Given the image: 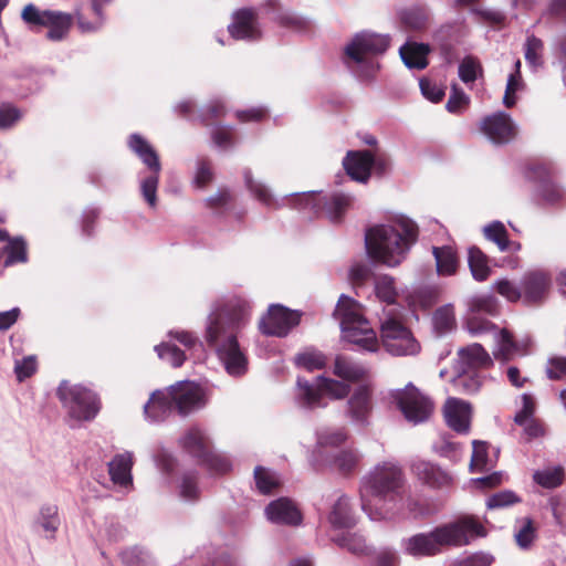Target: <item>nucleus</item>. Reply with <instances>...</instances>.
<instances>
[{"label": "nucleus", "instance_id": "1", "mask_svg": "<svg viewBox=\"0 0 566 566\" xmlns=\"http://www.w3.org/2000/svg\"><path fill=\"white\" fill-rule=\"evenodd\" d=\"M250 311L248 300L232 297L213 306L206 319L205 340L233 377H240L248 370V358L239 344V337L249 323Z\"/></svg>", "mask_w": 566, "mask_h": 566}, {"label": "nucleus", "instance_id": "2", "mask_svg": "<svg viewBox=\"0 0 566 566\" xmlns=\"http://www.w3.org/2000/svg\"><path fill=\"white\" fill-rule=\"evenodd\" d=\"M484 536L486 531L481 522L472 515H463L428 533H419L403 539L402 547L407 554L415 557L434 556L446 546H465Z\"/></svg>", "mask_w": 566, "mask_h": 566}, {"label": "nucleus", "instance_id": "3", "mask_svg": "<svg viewBox=\"0 0 566 566\" xmlns=\"http://www.w3.org/2000/svg\"><path fill=\"white\" fill-rule=\"evenodd\" d=\"M417 238V224L411 219L400 216L387 224L375 226L366 232V251L375 262L395 268L406 259Z\"/></svg>", "mask_w": 566, "mask_h": 566}, {"label": "nucleus", "instance_id": "4", "mask_svg": "<svg viewBox=\"0 0 566 566\" xmlns=\"http://www.w3.org/2000/svg\"><path fill=\"white\" fill-rule=\"evenodd\" d=\"M390 45L388 34L371 31L356 33L344 48V62L347 67L361 78H369L379 69L378 56Z\"/></svg>", "mask_w": 566, "mask_h": 566}, {"label": "nucleus", "instance_id": "5", "mask_svg": "<svg viewBox=\"0 0 566 566\" xmlns=\"http://www.w3.org/2000/svg\"><path fill=\"white\" fill-rule=\"evenodd\" d=\"M334 315L339 321L344 339L365 352L375 353L379 349L376 333L363 316L360 305L355 300L340 295Z\"/></svg>", "mask_w": 566, "mask_h": 566}, {"label": "nucleus", "instance_id": "6", "mask_svg": "<svg viewBox=\"0 0 566 566\" xmlns=\"http://www.w3.org/2000/svg\"><path fill=\"white\" fill-rule=\"evenodd\" d=\"M408 491L403 469L394 461L377 463L360 481V492L370 495H402Z\"/></svg>", "mask_w": 566, "mask_h": 566}, {"label": "nucleus", "instance_id": "7", "mask_svg": "<svg viewBox=\"0 0 566 566\" xmlns=\"http://www.w3.org/2000/svg\"><path fill=\"white\" fill-rule=\"evenodd\" d=\"M56 396L69 418L76 422L92 421L101 409L97 395L82 385L64 380L57 387Z\"/></svg>", "mask_w": 566, "mask_h": 566}, {"label": "nucleus", "instance_id": "8", "mask_svg": "<svg viewBox=\"0 0 566 566\" xmlns=\"http://www.w3.org/2000/svg\"><path fill=\"white\" fill-rule=\"evenodd\" d=\"M350 387L339 380L316 377L314 382L298 377L296 380L295 402L300 408L313 410L326 406L324 395L334 399H342L349 394Z\"/></svg>", "mask_w": 566, "mask_h": 566}, {"label": "nucleus", "instance_id": "9", "mask_svg": "<svg viewBox=\"0 0 566 566\" xmlns=\"http://www.w3.org/2000/svg\"><path fill=\"white\" fill-rule=\"evenodd\" d=\"M380 322L381 344L392 356H413L420 352V344L401 321L384 310Z\"/></svg>", "mask_w": 566, "mask_h": 566}, {"label": "nucleus", "instance_id": "10", "mask_svg": "<svg viewBox=\"0 0 566 566\" xmlns=\"http://www.w3.org/2000/svg\"><path fill=\"white\" fill-rule=\"evenodd\" d=\"M128 146L149 169L147 176L140 177L139 188L147 205L150 208H156L159 174L161 170L159 157L151 145L139 134H132L129 136Z\"/></svg>", "mask_w": 566, "mask_h": 566}, {"label": "nucleus", "instance_id": "11", "mask_svg": "<svg viewBox=\"0 0 566 566\" xmlns=\"http://www.w3.org/2000/svg\"><path fill=\"white\" fill-rule=\"evenodd\" d=\"M391 398L405 419L413 424L426 422L434 409L432 400L412 382L407 384L402 389L392 390Z\"/></svg>", "mask_w": 566, "mask_h": 566}, {"label": "nucleus", "instance_id": "12", "mask_svg": "<svg viewBox=\"0 0 566 566\" xmlns=\"http://www.w3.org/2000/svg\"><path fill=\"white\" fill-rule=\"evenodd\" d=\"M293 205L311 207L316 211H324L329 221H340L345 211L352 205V197L344 193H333L329 197H321L315 191L291 193Z\"/></svg>", "mask_w": 566, "mask_h": 566}, {"label": "nucleus", "instance_id": "13", "mask_svg": "<svg viewBox=\"0 0 566 566\" xmlns=\"http://www.w3.org/2000/svg\"><path fill=\"white\" fill-rule=\"evenodd\" d=\"M168 390L176 411L184 417L202 409L208 402L205 389L193 381H177Z\"/></svg>", "mask_w": 566, "mask_h": 566}, {"label": "nucleus", "instance_id": "14", "mask_svg": "<svg viewBox=\"0 0 566 566\" xmlns=\"http://www.w3.org/2000/svg\"><path fill=\"white\" fill-rule=\"evenodd\" d=\"M300 323V314L282 305L274 304L269 307L260 323V331L269 336L283 337Z\"/></svg>", "mask_w": 566, "mask_h": 566}, {"label": "nucleus", "instance_id": "15", "mask_svg": "<svg viewBox=\"0 0 566 566\" xmlns=\"http://www.w3.org/2000/svg\"><path fill=\"white\" fill-rule=\"evenodd\" d=\"M481 133L493 144L504 145L517 135V126L505 112H496L485 116L480 123Z\"/></svg>", "mask_w": 566, "mask_h": 566}, {"label": "nucleus", "instance_id": "16", "mask_svg": "<svg viewBox=\"0 0 566 566\" xmlns=\"http://www.w3.org/2000/svg\"><path fill=\"white\" fill-rule=\"evenodd\" d=\"M228 31L234 40L248 42L259 41L262 38V29L258 12L251 8H243L232 14V22Z\"/></svg>", "mask_w": 566, "mask_h": 566}, {"label": "nucleus", "instance_id": "17", "mask_svg": "<svg viewBox=\"0 0 566 566\" xmlns=\"http://www.w3.org/2000/svg\"><path fill=\"white\" fill-rule=\"evenodd\" d=\"M552 284L551 275L543 270H531L521 279L522 297L525 304L542 303Z\"/></svg>", "mask_w": 566, "mask_h": 566}, {"label": "nucleus", "instance_id": "18", "mask_svg": "<svg viewBox=\"0 0 566 566\" xmlns=\"http://www.w3.org/2000/svg\"><path fill=\"white\" fill-rule=\"evenodd\" d=\"M399 518H426L437 514L443 507L439 497H398Z\"/></svg>", "mask_w": 566, "mask_h": 566}, {"label": "nucleus", "instance_id": "19", "mask_svg": "<svg viewBox=\"0 0 566 566\" xmlns=\"http://www.w3.org/2000/svg\"><path fill=\"white\" fill-rule=\"evenodd\" d=\"M266 518L277 525L298 526L303 516L297 505L290 497H276L264 510Z\"/></svg>", "mask_w": 566, "mask_h": 566}, {"label": "nucleus", "instance_id": "20", "mask_svg": "<svg viewBox=\"0 0 566 566\" xmlns=\"http://www.w3.org/2000/svg\"><path fill=\"white\" fill-rule=\"evenodd\" d=\"M373 411L371 391L366 386L357 387L347 400L346 416L353 424L367 427Z\"/></svg>", "mask_w": 566, "mask_h": 566}, {"label": "nucleus", "instance_id": "21", "mask_svg": "<svg viewBox=\"0 0 566 566\" xmlns=\"http://www.w3.org/2000/svg\"><path fill=\"white\" fill-rule=\"evenodd\" d=\"M133 465L134 453L132 451H124L115 454L107 464L111 481L120 491H133Z\"/></svg>", "mask_w": 566, "mask_h": 566}, {"label": "nucleus", "instance_id": "22", "mask_svg": "<svg viewBox=\"0 0 566 566\" xmlns=\"http://www.w3.org/2000/svg\"><path fill=\"white\" fill-rule=\"evenodd\" d=\"M356 505L373 521L399 518L398 497H355Z\"/></svg>", "mask_w": 566, "mask_h": 566}, {"label": "nucleus", "instance_id": "23", "mask_svg": "<svg viewBox=\"0 0 566 566\" xmlns=\"http://www.w3.org/2000/svg\"><path fill=\"white\" fill-rule=\"evenodd\" d=\"M374 156L370 151H354L347 153L343 159V166L346 174L355 181L367 182L370 177L373 168Z\"/></svg>", "mask_w": 566, "mask_h": 566}, {"label": "nucleus", "instance_id": "24", "mask_svg": "<svg viewBox=\"0 0 566 566\" xmlns=\"http://www.w3.org/2000/svg\"><path fill=\"white\" fill-rule=\"evenodd\" d=\"M176 410L168 388L156 390L144 406V415L149 422H161Z\"/></svg>", "mask_w": 566, "mask_h": 566}, {"label": "nucleus", "instance_id": "25", "mask_svg": "<svg viewBox=\"0 0 566 566\" xmlns=\"http://www.w3.org/2000/svg\"><path fill=\"white\" fill-rule=\"evenodd\" d=\"M457 370L475 371L478 368H486L493 364L489 353L478 343L462 347L458 352Z\"/></svg>", "mask_w": 566, "mask_h": 566}, {"label": "nucleus", "instance_id": "26", "mask_svg": "<svg viewBox=\"0 0 566 566\" xmlns=\"http://www.w3.org/2000/svg\"><path fill=\"white\" fill-rule=\"evenodd\" d=\"M443 413L448 426L457 432H468L470 427L471 406L458 398L446 401Z\"/></svg>", "mask_w": 566, "mask_h": 566}, {"label": "nucleus", "instance_id": "27", "mask_svg": "<svg viewBox=\"0 0 566 566\" xmlns=\"http://www.w3.org/2000/svg\"><path fill=\"white\" fill-rule=\"evenodd\" d=\"M410 469L420 481L433 489H441L452 482L449 473L423 460H413Z\"/></svg>", "mask_w": 566, "mask_h": 566}, {"label": "nucleus", "instance_id": "28", "mask_svg": "<svg viewBox=\"0 0 566 566\" xmlns=\"http://www.w3.org/2000/svg\"><path fill=\"white\" fill-rule=\"evenodd\" d=\"M179 446L191 457L202 461L210 451L207 434L198 427L189 428L179 439Z\"/></svg>", "mask_w": 566, "mask_h": 566}, {"label": "nucleus", "instance_id": "29", "mask_svg": "<svg viewBox=\"0 0 566 566\" xmlns=\"http://www.w3.org/2000/svg\"><path fill=\"white\" fill-rule=\"evenodd\" d=\"M482 232L484 238L496 244L501 252H518L522 249L520 242L509 239L507 230L501 221L495 220L485 224Z\"/></svg>", "mask_w": 566, "mask_h": 566}, {"label": "nucleus", "instance_id": "30", "mask_svg": "<svg viewBox=\"0 0 566 566\" xmlns=\"http://www.w3.org/2000/svg\"><path fill=\"white\" fill-rule=\"evenodd\" d=\"M430 46L424 43L408 41L399 49L400 57L408 69L423 70L428 66Z\"/></svg>", "mask_w": 566, "mask_h": 566}, {"label": "nucleus", "instance_id": "31", "mask_svg": "<svg viewBox=\"0 0 566 566\" xmlns=\"http://www.w3.org/2000/svg\"><path fill=\"white\" fill-rule=\"evenodd\" d=\"M113 0H90L91 9L94 14V20L88 21L84 14L80 11H75V19L77 22L78 29L84 33H92L99 31L105 24L106 17L104 13V8L112 3Z\"/></svg>", "mask_w": 566, "mask_h": 566}, {"label": "nucleus", "instance_id": "32", "mask_svg": "<svg viewBox=\"0 0 566 566\" xmlns=\"http://www.w3.org/2000/svg\"><path fill=\"white\" fill-rule=\"evenodd\" d=\"M73 23V15L62 11L51 10L44 23L49 28L46 39L59 42L66 38Z\"/></svg>", "mask_w": 566, "mask_h": 566}, {"label": "nucleus", "instance_id": "33", "mask_svg": "<svg viewBox=\"0 0 566 566\" xmlns=\"http://www.w3.org/2000/svg\"><path fill=\"white\" fill-rule=\"evenodd\" d=\"M333 373L340 379L358 381L367 375V368L346 355H337L334 359Z\"/></svg>", "mask_w": 566, "mask_h": 566}, {"label": "nucleus", "instance_id": "34", "mask_svg": "<svg viewBox=\"0 0 566 566\" xmlns=\"http://www.w3.org/2000/svg\"><path fill=\"white\" fill-rule=\"evenodd\" d=\"M350 497H338L329 513V523L335 528H349L355 525L356 517L353 511V504L349 503Z\"/></svg>", "mask_w": 566, "mask_h": 566}, {"label": "nucleus", "instance_id": "35", "mask_svg": "<svg viewBox=\"0 0 566 566\" xmlns=\"http://www.w3.org/2000/svg\"><path fill=\"white\" fill-rule=\"evenodd\" d=\"M243 177L245 187L261 205L270 208L281 207L270 188L262 181L254 179L250 169L244 170Z\"/></svg>", "mask_w": 566, "mask_h": 566}, {"label": "nucleus", "instance_id": "36", "mask_svg": "<svg viewBox=\"0 0 566 566\" xmlns=\"http://www.w3.org/2000/svg\"><path fill=\"white\" fill-rule=\"evenodd\" d=\"M60 524L61 520L56 505H44L41 507L35 525L41 530L45 538L54 539Z\"/></svg>", "mask_w": 566, "mask_h": 566}, {"label": "nucleus", "instance_id": "37", "mask_svg": "<svg viewBox=\"0 0 566 566\" xmlns=\"http://www.w3.org/2000/svg\"><path fill=\"white\" fill-rule=\"evenodd\" d=\"M432 253L436 259L437 272L440 275H452L455 273L458 268V256L452 247H433Z\"/></svg>", "mask_w": 566, "mask_h": 566}, {"label": "nucleus", "instance_id": "38", "mask_svg": "<svg viewBox=\"0 0 566 566\" xmlns=\"http://www.w3.org/2000/svg\"><path fill=\"white\" fill-rule=\"evenodd\" d=\"M401 23L409 30L421 31L429 24L430 14L422 7L405 9L399 14Z\"/></svg>", "mask_w": 566, "mask_h": 566}, {"label": "nucleus", "instance_id": "39", "mask_svg": "<svg viewBox=\"0 0 566 566\" xmlns=\"http://www.w3.org/2000/svg\"><path fill=\"white\" fill-rule=\"evenodd\" d=\"M468 254V263L472 276L476 281H485L491 274L488 256L476 247H471Z\"/></svg>", "mask_w": 566, "mask_h": 566}, {"label": "nucleus", "instance_id": "40", "mask_svg": "<svg viewBox=\"0 0 566 566\" xmlns=\"http://www.w3.org/2000/svg\"><path fill=\"white\" fill-rule=\"evenodd\" d=\"M374 291L376 297L387 305H392L397 301L398 291L395 279L390 275L382 274L376 276L374 281Z\"/></svg>", "mask_w": 566, "mask_h": 566}, {"label": "nucleus", "instance_id": "41", "mask_svg": "<svg viewBox=\"0 0 566 566\" xmlns=\"http://www.w3.org/2000/svg\"><path fill=\"white\" fill-rule=\"evenodd\" d=\"M254 479L258 490L263 494L280 491L282 479L273 470L256 467L254 469Z\"/></svg>", "mask_w": 566, "mask_h": 566}, {"label": "nucleus", "instance_id": "42", "mask_svg": "<svg viewBox=\"0 0 566 566\" xmlns=\"http://www.w3.org/2000/svg\"><path fill=\"white\" fill-rule=\"evenodd\" d=\"M565 479V469L563 465L547 467L537 470L533 474V480L545 489H555L559 486Z\"/></svg>", "mask_w": 566, "mask_h": 566}, {"label": "nucleus", "instance_id": "43", "mask_svg": "<svg viewBox=\"0 0 566 566\" xmlns=\"http://www.w3.org/2000/svg\"><path fill=\"white\" fill-rule=\"evenodd\" d=\"M495 338V348L493 350V355L495 359L502 361H509L517 350V347L510 335L505 329H497L494 334Z\"/></svg>", "mask_w": 566, "mask_h": 566}, {"label": "nucleus", "instance_id": "44", "mask_svg": "<svg viewBox=\"0 0 566 566\" xmlns=\"http://www.w3.org/2000/svg\"><path fill=\"white\" fill-rule=\"evenodd\" d=\"M536 537V528L530 517L517 518L514 524V538L522 549L531 547Z\"/></svg>", "mask_w": 566, "mask_h": 566}, {"label": "nucleus", "instance_id": "45", "mask_svg": "<svg viewBox=\"0 0 566 566\" xmlns=\"http://www.w3.org/2000/svg\"><path fill=\"white\" fill-rule=\"evenodd\" d=\"M541 203L549 207H557L566 201V191L557 184L546 181L538 188Z\"/></svg>", "mask_w": 566, "mask_h": 566}, {"label": "nucleus", "instance_id": "46", "mask_svg": "<svg viewBox=\"0 0 566 566\" xmlns=\"http://www.w3.org/2000/svg\"><path fill=\"white\" fill-rule=\"evenodd\" d=\"M458 375L453 379V385L458 391L467 395L475 394L482 386V378L476 371L457 370Z\"/></svg>", "mask_w": 566, "mask_h": 566}, {"label": "nucleus", "instance_id": "47", "mask_svg": "<svg viewBox=\"0 0 566 566\" xmlns=\"http://www.w3.org/2000/svg\"><path fill=\"white\" fill-rule=\"evenodd\" d=\"M454 311L451 305H444L434 312L432 325L438 335L447 334L454 327Z\"/></svg>", "mask_w": 566, "mask_h": 566}, {"label": "nucleus", "instance_id": "48", "mask_svg": "<svg viewBox=\"0 0 566 566\" xmlns=\"http://www.w3.org/2000/svg\"><path fill=\"white\" fill-rule=\"evenodd\" d=\"M154 349L159 359L168 363L175 368L180 367L186 360L185 353L169 342H163L161 344L156 345Z\"/></svg>", "mask_w": 566, "mask_h": 566}, {"label": "nucleus", "instance_id": "49", "mask_svg": "<svg viewBox=\"0 0 566 566\" xmlns=\"http://www.w3.org/2000/svg\"><path fill=\"white\" fill-rule=\"evenodd\" d=\"M334 542L339 547L345 548L348 552L356 555H363L368 553V547L366 545L365 538L356 533H343L334 537Z\"/></svg>", "mask_w": 566, "mask_h": 566}, {"label": "nucleus", "instance_id": "50", "mask_svg": "<svg viewBox=\"0 0 566 566\" xmlns=\"http://www.w3.org/2000/svg\"><path fill=\"white\" fill-rule=\"evenodd\" d=\"M514 66L515 71L507 77L506 88L503 96V104L509 108L515 105L516 98L514 95L523 87V81L521 76V61L516 60Z\"/></svg>", "mask_w": 566, "mask_h": 566}, {"label": "nucleus", "instance_id": "51", "mask_svg": "<svg viewBox=\"0 0 566 566\" xmlns=\"http://www.w3.org/2000/svg\"><path fill=\"white\" fill-rule=\"evenodd\" d=\"M316 437L318 448H336L347 440L348 434L345 428L322 429L317 431Z\"/></svg>", "mask_w": 566, "mask_h": 566}, {"label": "nucleus", "instance_id": "52", "mask_svg": "<svg viewBox=\"0 0 566 566\" xmlns=\"http://www.w3.org/2000/svg\"><path fill=\"white\" fill-rule=\"evenodd\" d=\"M525 60L528 65L534 69L542 66L543 64V50L544 44L541 39L535 35H530L526 39L525 45Z\"/></svg>", "mask_w": 566, "mask_h": 566}, {"label": "nucleus", "instance_id": "53", "mask_svg": "<svg viewBox=\"0 0 566 566\" xmlns=\"http://www.w3.org/2000/svg\"><path fill=\"white\" fill-rule=\"evenodd\" d=\"M8 252V258L4 261L6 266L14 263H25L28 261L27 243L22 238L11 239L4 248V253Z\"/></svg>", "mask_w": 566, "mask_h": 566}, {"label": "nucleus", "instance_id": "54", "mask_svg": "<svg viewBox=\"0 0 566 566\" xmlns=\"http://www.w3.org/2000/svg\"><path fill=\"white\" fill-rule=\"evenodd\" d=\"M297 366L305 368L306 370L321 369L326 364L325 355L316 349H307L295 357Z\"/></svg>", "mask_w": 566, "mask_h": 566}, {"label": "nucleus", "instance_id": "55", "mask_svg": "<svg viewBox=\"0 0 566 566\" xmlns=\"http://www.w3.org/2000/svg\"><path fill=\"white\" fill-rule=\"evenodd\" d=\"M120 558L125 566H154L150 555L139 547L123 551Z\"/></svg>", "mask_w": 566, "mask_h": 566}, {"label": "nucleus", "instance_id": "56", "mask_svg": "<svg viewBox=\"0 0 566 566\" xmlns=\"http://www.w3.org/2000/svg\"><path fill=\"white\" fill-rule=\"evenodd\" d=\"M459 77L465 83H473L482 74V67L478 60L472 56L464 57L459 65Z\"/></svg>", "mask_w": 566, "mask_h": 566}, {"label": "nucleus", "instance_id": "57", "mask_svg": "<svg viewBox=\"0 0 566 566\" xmlns=\"http://www.w3.org/2000/svg\"><path fill=\"white\" fill-rule=\"evenodd\" d=\"M494 290L510 302L523 301L521 283L501 279L494 283Z\"/></svg>", "mask_w": 566, "mask_h": 566}, {"label": "nucleus", "instance_id": "58", "mask_svg": "<svg viewBox=\"0 0 566 566\" xmlns=\"http://www.w3.org/2000/svg\"><path fill=\"white\" fill-rule=\"evenodd\" d=\"M50 11L51 10H40L34 4L29 3L23 8L21 18L30 28L44 27Z\"/></svg>", "mask_w": 566, "mask_h": 566}, {"label": "nucleus", "instance_id": "59", "mask_svg": "<svg viewBox=\"0 0 566 566\" xmlns=\"http://www.w3.org/2000/svg\"><path fill=\"white\" fill-rule=\"evenodd\" d=\"M201 462L216 473H226L231 469V462L226 455L211 450Z\"/></svg>", "mask_w": 566, "mask_h": 566}, {"label": "nucleus", "instance_id": "60", "mask_svg": "<svg viewBox=\"0 0 566 566\" xmlns=\"http://www.w3.org/2000/svg\"><path fill=\"white\" fill-rule=\"evenodd\" d=\"M36 370V358L35 356H27L22 359L15 360L14 373L17 379L21 382L27 378L31 377Z\"/></svg>", "mask_w": 566, "mask_h": 566}, {"label": "nucleus", "instance_id": "61", "mask_svg": "<svg viewBox=\"0 0 566 566\" xmlns=\"http://www.w3.org/2000/svg\"><path fill=\"white\" fill-rule=\"evenodd\" d=\"M489 465L488 444L482 441H473V452L471 458V469L484 470Z\"/></svg>", "mask_w": 566, "mask_h": 566}, {"label": "nucleus", "instance_id": "62", "mask_svg": "<svg viewBox=\"0 0 566 566\" xmlns=\"http://www.w3.org/2000/svg\"><path fill=\"white\" fill-rule=\"evenodd\" d=\"M168 335L179 342L189 350H195L197 348L202 347L201 340L197 337L196 334L184 331V329H174L168 333Z\"/></svg>", "mask_w": 566, "mask_h": 566}, {"label": "nucleus", "instance_id": "63", "mask_svg": "<svg viewBox=\"0 0 566 566\" xmlns=\"http://www.w3.org/2000/svg\"><path fill=\"white\" fill-rule=\"evenodd\" d=\"M213 179V172L209 161L200 159L197 163V169L193 177V185L197 188L203 189Z\"/></svg>", "mask_w": 566, "mask_h": 566}, {"label": "nucleus", "instance_id": "64", "mask_svg": "<svg viewBox=\"0 0 566 566\" xmlns=\"http://www.w3.org/2000/svg\"><path fill=\"white\" fill-rule=\"evenodd\" d=\"M358 463V457L353 451H342L339 452L334 460L335 468L343 472L348 473L353 471Z\"/></svg>", "mask_w": 566, "mask_h": 566}]
</instances>
